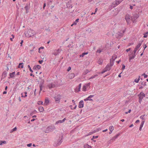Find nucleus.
Here are the masks:
<instances>
[{"label":"nucleus","mask_w":148,"mask_h":148,"mask_svg":"<svg viewBox=\"0 0 148 148\" xmlns=\"http://www.w3.org/2000/svg\"><path fill=\"white\" fill-rule=\"evenodd\" d=\"M39 111L40 112H42L44 110V108L40 106L38 108Z\"/></svg>","instance_id":"nucleus-22"},{"label":"nucleus","mask_w":148,"mask_h":148,"mask_svg":"<svg viewBox=\"0 0 148 148\" xmlns=\"http://www.w3.org/2000/svg\"><path fill=\"white\" fill-rule=\"evenodd\" d=\"M144 123H145L144 121H142L141 123L140 126V127H142L143 126V125Z\"/></svg>","instance_id":"nucleus-40"},{"label":"nucleus","mask_w":148,"mask_h":148,"mask_svg":"<svg viewBox=\"0 0 148 148\" xmlns=\"http://www.w3.org/2000/svg\"><path fill=\"white\" fill-rule=\"evenodd\" d=\"M139 15L138 14H136L133 15L132 17H131V20L133 21V19H136L139 17Z\"/></svg>","instance_id":"nucleus-14"},{"label":"nucleus","mask_w":148,"mask_h":148,"mask_svg":"<svg viewBox=\"0 0 148 148\" xmlns=\"http://www.w3.org/2000/svg\"><path fill=\"white\" fill-rule=\"evenodd\" d=\"M37 112V111L36 110H34L33 112H31L30 115L31 116H32L34 114H36Z\"/></svg>","instance_id":"nucleus-32"},{"label":"nucleus","mask_w":148,"mask_h":148,"mask_svg":"<svg viewBox=\"0 0 148 148\" xmlns=\"http://www.w3.org/2000/svg\"><path fill=\"white\" fill-rule=\"evenodd\" d=\"M42 87H43L42 84H41V83L39 85V87H40L39 93H40L41 91L42 90Z\"/></svg>","instance_id":"nucleus-26"},{"label":"nucleus","mask_w":148,"mask_h":148,"mask_svg":"<svg viewBox=\"0 0 148 148\" xmlns=\"http://www.w3.org/2000/svg\"><path fill=\"white\" fill-rule=\"evenodd\" d=\"M27 67L29 68V70L32 73L33 72V71L32 69L31 68L30 66L29 65H28Z\"/></svg>","instance_id":"nucleus-43"},{"label":"nucleus","mask_w":148,"mask_h":148,"mask_svg":"<svg viewBox=\"0 0 148 148\" xmlns=\"http://www.w3.org/2000/svg\"><path fill=\"white\" fill-rule=\"evenodd\" d=\"M138 96L139 97L138 102L140 103H141L143 99L145 97V95L143 92H142L139 94H138Z\"/></svg>","instance_id":"nucleus-2"},{"label":"nucleus","mask_w":148,"mask_h":148,"mask_svg":"<svg viewBox=\"0 0 148 148\" xmlns=\"http://www.w3.org/2000/svg\"><path fill=\"white\" fill-rule=\"evenodd\" d=\"M98 75L97 74H95L93 76H92L90 78V79H92L93 78H94L97 76H98Z\"/></svg>","instance_id":"nucleus-35"},{"label":"nucleus","mask_w":148,"mask_h":148,"mask_svg":"<svg viewBox=\"0 0 148 148\" xmlns=\"http://www.w3.org/2000/svg\"><path fill=\"white\" fill-rule=\"evenodd\" d=\"M49 102V101L48 99H45L44 103L46 105L48 104Z\"/></svg>","instance_id":"nucleus-37"},{"label":"nucleus","mask_w":148,"mask_h":148,"mask_svg":"<svg viewBox=\"0 0 148 148\" xmlns=\"http://www.w3.org/2000/svg\"><path fill=\"white\" fill-rule=\"evenodd\" d=\"M75 77V74L73 73H71L69 75V79H71Z\"/></svg>","instance_id":"nucleus-18"},{"label":"nucleus","mask_w":148,"mask_h":148,"mask_svg":"<svg viewBox=\"0 0 148 148\" xmlns=\"http://www.w3.org/2000/svg\"><path fill=\"white\" fill-rule=\"evenodd\" d=\"M81 87V84H80L78 86V90L77 91V92L79 91L80 90V88Z\"/></svg>","instance_id":"nucleus-42"},{"label":"nucleus","mask_w":148,"mask_h":148,"mask_svg":"<svg viewBox=\"0 0 148 148\" xmlns=\"http://www.w3.org/2000/svg\"><path fill=\"white\" fill-rule=\"evenodd\" d=\"M46 6V3H45L44 4V5H43V8L44 9H45V7Z\"/></svg>","instance_id":"nucleus-63"},{"label":"nucleus","mask_w":148,"mask_h":148,"mask_svg":"<svg viewBox=\"0 0 148 148\" xmlns=\"http://www.w3.org/2000/svg\"><path fill=\"white\" fill-rule=\"evenodd\" d=\"M142 75V76H144V77L145 78H147V76H148L147 75H146L145 73H144Z\"/></svg>","instance_id":"nucleus-50"},{"label":"nucleus","mask_w":148,"mask_h":148,"mask_svg":"<svg viewBox=\"0 0 148 148\" xmlns=\"http://www.w3.org/2000/svg\"><path fill=\"white\" fill-rule=\"evenodd\" d=\"M109 129L110 132H112L113 130H114V127L113 126H110L109 128Z\"/></svg>","instance_id":"nucleus-29"},{"label":"nucleus","mask_w":148,"mask_h":148,"mask_svg":"<svg viewBox=\"0 0 148 148\" xmlns=\"http://www.w3.org/2000/svg\"><path fill=\"white\" fill-rule=\"evenodd\" d=\"M36 65H35V66H34V67H33V70H36V69H36Z\"/></svg>","instance_id":"nucleus-61"},{"label":"nucleus","mask_w":148,"mask_h":148,"mask_svg":"<svg viewBox=\"0 0 148 148\" xmlns=\"http://www.w3.org/2000/svg\"><path fill=\"white\" fill-rule=\"evenodd\" d=\"M15 72H13L12 73H10V78H13L15 77Z\"/></svg>","instance_id":"nucleus-17"},{"label":"nucleus","mask_w":148,"mask_h":148,"mask_svg":"<svg viewBox=\"0 0 148 148\" xmlns=\"http://www.w3.org/2000/svg\"><path fill=\"white\" fill-rule=\"evenodd\" d=\"M23 40H21V42H20V44L21 45V46H22V45H23Z\"/></svg>","instance_id":"nucleus-59"},{"label":"nucleus","mask_w":148,"mask_h":148,"mask_svg":"<svg viewBox=\"0 0 148 148\" xmlns=\"http://www.w3.org/2000/svg\"><path fill=\"white\" fill-rule=\"evenodd\" d=\"M94 96V95H90L87 98V99H88V101H93L92 99H91V98H92Z\"/></svg>","instance_id":"nucleus-20"},{"label":"nucleus","mask_w":148,"mask_h":148,"mask_svg":"<svg viewBox=\"0 0 148 148\" xmlns=\"http://www.w3.org/2000/svg\"><path fill=\"white\" fill-rule=\"evenodd\" d=\"M143 41V40H142L139 42L138 45L136 46L134 51V53L136 54V51L140 47Z\"/></svg>","instance_id":"nucleus-4"},{"label":"nucleus","mask_w":148,"mask_h":148,"mask_svg":"<svg viewBox=\"0 0 148 148\" xmlns=\"http://www.w3.org/2000/svg\"><path fill=\"white\" fill-rule=\"evenodd\" d=\"M25 8L27 11H27L28 9V6L27 5H26Z\"/></svg>","instance_id":"nucleus-51"},{"label":"nucleus","mask_w":148,"mask_h":148,"mask_svg":"<svg viewBox=\"0 0 148 148\" xmlns=\"http://www.w3.org/2000/svg\"><path fill=\"white\" fill-rule=\"evenodd\" d=\"M71 69V67L70 66H69L67 69V71H69Z\"/></svg>","instance_id":"nucleus-57"},{"label":"nucleus","mask_w":148,"mask_h":148,"mask_svg":"<svg viewBox=\"0 0 148 148\" xmlns=\"http://www.w3.org/2000/svg\"><path fill=\"white\" fill-rule=\"evenodd\" d=\"M63 138V136H62L60 137H59V139L57 141V143H55L54 144V146H57L60 145L62 142Z\"/></svg>","instance_id":"nucleus-3"},{"label":"nucleus","mask_w":148,"mask_h":148,"mask_svg":"<svg viewBox=\"0 0 148 148\" xmlns=\"http://www.w3.org/2000/svg\"><path fill=\"white\" fill-rule=\"evenodd\" d=\"M43 62V60H40L38 61V62L40 64H42V63Z\"/></svg>","instance_id":"nucleus-58"},{"label":"nucleus","mask_w":148,"mask_h":148,"mask_svg":"<svg viewBox=\"0 0 148 148\" xmlns=\"http://www.w3.org/2000/svg\"><path fill=\"white\" fill-rule=\"evenodd\" d=\"M56 103H59L61 98V96L60 94L56 95L54 97Z\"/></svg>","instance_id":"nucleus-5"},{"label":"nucleus","mask_w":148,"mask_h":148,"mask_svg":"<svg viewBox=\"0 0 148 148\" xmlns=\"http://www.w3.org/2000/svg\"><path fill=\"white\" fill-rule=\"evenodd\" d=\"M140 76H139V77L138 79L136 78V79H135L134 80V82L136 83H138L139 82V81L140 80Z\"/></svg>","instance_id":"nucleus-34"},{"label":"nucleus","mask_w":148,"mask_h":148,"mask_svg":"<svg viewBox=\"0 0 148 148\" xmlns=\"http://www.w3.org/2000/svg\"><path fill=\"white\" fill-rule=\"evenodd\" d=\"M98 137V136H93L92 138L91 139V140H93V139L97 138Z\"/></svg>","instance_id":"nucleus-41"},{"label":"nucleus","mask_w":148,"mask_h":148,"mask_svg":"<svg viewBox=\"0 0 148 148\" xmlns=\"http://www.w3.org/2000/svg\"><path fill=\"white\" fill-rule=\"evenodd\" d=\"M89 72V70L88 69H86L83 73V74L84 75L86 74L87 73Z\"/></svg>","instance_id":"nucleus-39"},{"label":"nucleus","mask_w":148,"mask_h":148,"mask_svg":"<svg viewBox=\"0 0 148 148\" xmlns=\"http://www.w3.org/2000/svg\"><path fill=\"white\" fill-rule=\"evenodd\" d=\"M123 0H116L113 2L111 5V7L114 8L116 6V5L119 4Z\"/></svg>","instance_id":"nucleus-6"},{"label":"nucleus","mask_w":148,"mask_h":148,"mask_svg":"<svg viewBox=\"0 0 148 148\" xmlns=\"http://www.w3.org/2000/svg\"><path fill=\"white\" fill-rule=\"evenodd\" d=\"M84 107V101L83 100L80 101L79 103L78 107L79 108H81Z\"/></svg>","instance_id":"nucleus-12"},{"label":"nucleus","mask_w":148,"mask_h":148,"mask_svg":"<svg viewBox=\"0 0 148 148\" xmlns=\"http://www.w3.org/2000/svg\"><path fill=\"white\" fill-rule=\"evenodd\" d=\"M144 36L143 37H147L148 35V32H147L146 33H144L143 34Z\"/></svg>","instance_id":"nucleus-38"},{"label":"nucleus","mask_w":148,"mask_h":148,"mask_svg":"<svg viewBox=\"0 0 148 148\" xmlns=\"http://www.w3.org/2000/svg\"><path fill=\"white\" fill-rule=\"evenodd\" d=\"M96 131L95 130L93 131L92 132H90L89 133V134H92L93 133H94L96 132Z\"/></svg>","instance_id":"nucleus-53"},{"label":"nucleus","mask_w":148,"mask_h":148,"mask_svg":"<svg viewBox=\"0 0 148 148\" xmlns=\"http://www.w3.org/2000/svg\"><path fill=\"white\" fill-rule=\"evenodd\" d=\"M130 49H130V48H129L128 49H127L126 50V51L127 52H128L129 51H130Z\"/></svg>","instance_id":"nucleus-64"},{"label":"nucleus","mask_w":148,"mask_h":148,"mask_svg":"<svg viewBox=\"0 0 148 148\" xmlns=\"http://www.w3.org/2000/svg\"><path fill=\"white\" fill-rule=\"evenodd\" d=\"M26 37H32L35 34V32L31 29H29L27 32L25 33Z\"/></svg>","instance_id":"nucleus-1"},{"label":"nucleus","mask_w":148,"mask_h":148,"mask_svg":"<svg viewBox=\"0 0 148 148\" xmlns=\"http://www.w3.org/2000/svg\"><path fill=\"white\" fill-rule=\"evenodd\" d=\"M106 71H107L106 70V69H104L101 72V74H103Z\"/></svg>","instance_id":"nucleus-52"},{"label":"nucleus","mask_w":148,"mask_h":148,"mask_svg":"<svg viewBox=\"0 0 148 148\" xmlns=\"http://www.w3.org/2000/svg\"><path fill=\"white\" fill-rule=\"evenodd\" d=\"M82 89H83V90L84 91H86V86L85 85H84L83 86V88H82Z\"/></svg>","instance_id":"nucleus-36"},{"label":"nucleus","mask_w":148,"mask_h":148,"mask_svg":"<svg viewBox=\"0 0 148 148\" xmlns=\"http://www.w3.org/2000/svg\"><path fill=\"white\" fill-rule=\"evenodd\" d=\"M90 85V83H88L87 84H85V85L86 86V87H89Z\"/></svg>","instance_id":"nucleus-54"},{"label":"nucleus","mask_w":148,"mask_h":148,"mask_svg":"<svg viewBox=\"0 0 148 148\" xmlns=\"http://www.w3.org/2000/svg\"><path fill=\"white\" fill-rule=\"evenodd\" d=\"M88 52H84L82 53V54L81 55H80L79 56L80 57H83L84 56L86 55H87L88 54Z\"/></svg>","instance_id":"nucleus-21"},{"label":"nucleus","mask_w":148,"mask_h":148,"mask_svg":"<svg viewBox=\"0 0 148 148\" xmlns=\"http://www.w3.org/2000/svg\"><path fill=\"white\" fill-rule=\"evenodd\" d=\"M27 92H25L24 93H21L22 97H27Z\"/></svg>","instance_id":"nucleus-19"},{"label":"nucleus","mask_w":148,"mask_h":148,"mask_svg":"<svg viewBox=\"0 0 148 148\" xmlns=\"http://www.w3.org/2000/svg\"><path fill=\"white\" fill-rule=\"evenodd\" d=\"M66 118H64L62 120H59L56 121L55 123L56 125L58 124H59L61 123L64 122L66 120Z\"/></svg>","instance_id":"nucleus-11"},{"label":"nucleus","mask_w":148,"mask_h":148,"mask_svg":"<svg viewBox=\"0 0 148 148\" xmlns=\"http://www.w3.org/2000/svg\"><path fill=\"white\" fill-rule=\"evenodd\" d=\"M17 128L16 127H14L13 129H12V130L11 131V132H14L16 130Z\"/></svg>","instance_id":"nucleus-49"},{"label":"nucleus","mask_w":148,"mask_h":148,"mask_svg":"<svg viewBox=\"0 0 148 148\" xmlns=\"http://www.w3.org/2000/svg\"><path fill=\"white\" fill-rule=\"evenodd\" d=\"M104 69L107 71H109L111 69V66L109 64H107Z\"/></svg>","instance_id":"nucleus-15"},{"label":"nucleus","mask_w":148,"mask_h":148,"mask_svg":"<svg viewBox=\"0 0 148 148\" xmlns=\"http://www.w3.org/2000/svg\"><path fill=\"white\" fill-rule=\"evenodd\" d=\"M48 86L49 89L54 88L56 87V85L53 84H50L48 85Z\"/></svg>","instance_id":"nucleus-16"},{"label":"nucleus","mask_w":148,"mask_h":148,"mask_svg":"<svg viewBox=\"0 0 148 148\" xmlns=\"http://www.w3.org/2000/svg\"><path fill=\"white\" fill-rule=\"evenodd\" d=\"M114 61H113V60H112V59H110V66L111 67L113 65L114 63Z\"/></svg>","instance_id":"nucleus-24"},{"label":"nucleus","mask_w":148,"mask_h":148,"mask_svg":"<svg viewBox=\"0 0 148 148\" xmlns=\"http://www.w3.org/2000/svg\"><path fill=\"white\" fill-rule=\"evenodd\" d=\"M120 134L119 133H118L116 134L113 138V139L114 140H115V139H116L118 138V137L119 136Z\"/></svg>","instance_id":"nucleus-25"},{"label":"nucleus","mask_w":148,"mask_h":148,"mask_svg":"<svg viewBox=\"0 0 148 148\" xmlns=\"http://www.w3.org/2000/svg\"><path fill=\"white\" fill-rule=\"evenodd\" d=\"M147 47V46L146 45H145L143 46V48H144V50H145V49Z\"/></svg>","instance_id":"nucleus-62"},{"label":"nucleus","mask_w":148,"mask_h":148,"mask_svg":"<svg viewBox=\"0 0 148 148\" xmlns=\"http://www.w3.org/2000/svg\"><path fill=\"white\" fill-rule=\"evenodd\" d=\"M145 116V115H142L140 116V118L142 120H145L144 116Z\"/></svg>","instance_id":"nucleus-47"},{"label":"nucleus","mask_w":148,"mask_h":148,"mask_svg":"<svg viewBox=\"0 0 148 148\" xmlns=\"http://www.w3.org/2000/svg\"><path fill=\"white\" fill-rule=\"evenodd\" d=\"M133 44H134V43H133V42L130 43L129 44V46L132 45H133Z\"/></svg>","instance_id":"nucleus-60"},{"label":"nucleus","mask_w":148,"mask_h":148,"mask_svg":"<svg viewBox=\"0 0 148 148\" xmlns=\"http://www.w3.org/2000/svg\"><path fill=\"white\" fill-rule=\"evenodd\" d=\"M79 20V18H77V19H76V20L75 21L73 22V25H76L77 24V23H78V22Z\"/></svg>","instance_id":"nucleus-33"},{"label":"nucleus","mask_w":148,"mask_h":148,"mask_svg":"<svg viewBox=\"0 0 148 148\" xmlns=\"http://www.w3.org/2000/svg\"><path fill=\"white\" fill-rule=\"evenodd\" d=\"M23 63H20L19 64L18 67V68H23Z\"/></svg>","instance_id":"nucleus-28"},{"label":"nucleus","mask_w":148,"mask_h":148,"mask_svg":"<svg viewBox=\"0 0 148 148\" xmlns=\"http://www.w3.org/2000/svg\"><path fill=\"white\" fill-rule=\"evenodd\" d=\"M36 67L37 69H39L41 68V66L38 65H36Z\"/></svg>","instance_id":"nucleus-45"},{"label":"nucleus","mask_w":148,"mask_h":148,"mask_svg":"<svg viewBox=\"0 0 148 148\" xmlns=\"http://www.w3.org/2000/svg\"><path fill=\"white\" fill-rule=\"evenodd\" d=\"M103 49H100V48L97 49L96 51L97 53H100L102 51Z\"/></svg>","instance_id":"nucleus-31"},{"label":"nucleus","mask_w":148,"mask_h":148,"mask_svg":"<svg viewBox=\"0 0 148 148\" xmlns=\"http://www.w3.org/2000/svg\"><path fill=\"white\" fill-rule=\"evenodd\" d=\"M125 31V28L123 30H122L120 31V32H118V34L119 36H123V33Z\"/></svg>","instance_id":"nucleus-10"},{"label":"nucleus","mask_w":148,"mask_h":148,"mask_svg":"<svg viewBox=\"0 0 148 148\" xmlns=\"http://www.w3.org/2000/svg\"><path fill=\"white\" fill-rule=\"evenodd\" d=\"M44 49V47H43L41 46L38 49V52L40 53H41V51H40V50L41 49Z\"/></svg>","instance_id":"nucleus-46"},{"label":"nucleus","mask_w":148,"mask_h":148,"mask_svg":"<svg viewBox=\"0 0 148 148\" xmlns=\"http://www.w3.org/2000/svg\"><path fill=\"white\" fill-rule=\"evenodd\" d=\"M125 65H124V64H123L122 65V70H123L125 69Z\"/></svg>","instance_id":"nucleus-55"},{"label":"nucleus","mask_w":148,"mask_h":148,"mask_svg":"<svg viewBox=\"0 0 148 148\" xmlns=\"http://www.w3.org/2000/svg\"><path fill=\"white\" fill-rule=\"evenodd\" d=\"M117 58V56L115 54H114L112 56V59L113 60V61H114Z\"/></svg>","instance_id":"nucleus-23"},{"label":"nucleus","mask_w":148,"mask_h":148,"mask_svg":"<svg viewBox=\"0 0 148 148\" xmlns=\"http://www.w3.org/2000/svg\"><path fill=\"white\" fill-rule=\"evenodd\" d=\"M54 129L55 127L53 126H49L46 129V132L48 133L49 132L52 131Z\"/></svg>","instance_id":"nucleus-7"},{"label":"nucleus","mask_w":148,"mask_h":148,"mask_svg":"<svg viewBox=\"0 0 148 148\" xmlns=\"http://www.w3.org/2000/svg\"><path fill=\"white\" fill-rule=\"evenodd\" d=\"M61 49H58L57 50H54L53 54L55 56H57L58 55L61 51Z\"/></svg>","instance_id":"nucleus-9"},{"label":"nucleus","mask_w":148,"mask_h":148,"mask_svg":"<svg viewBox=\"0 0 148 148\" xmlns=\"http://www.w3.org/2000/svg\"><path fill=\"white\" fill-rule=\"evenodd\" d=\"M136 56V55L134 53H132L131 54V55L129 57V60H130V61L131 60L134 59L135 57Z\"/></svg>","instance_id":"nucleus-13"},{"label":"nucleus","mask_w":148,"mask_h":148,"mask_svg":"<svg viewBox=\"0 0 148 148\" xmlns=\"http://www.w3.org/2000/svg\"><path fill=\"white\" fill-rule=\"evenodd\" d=\"M125 19L127 24L130 23V16L129 14H126L125 16Z\"/></svg>","instance_id":"nucleus-8"},{"label":"nucleus","mask_w":148,"mask_h":148,"mask_svg":"<svg viewBox=\"0 0 148 148\" xmlns=\"http://www.w3.org/2000/svg\"><path fill=\"white\" fill-rule=\"evenodd\" d=\"M6 143V141L4 140L0 141V145H2L3 144H5Z\"/></svg>","instance_id":"nucleus-27"},{"label":"nucleus","mask_w":148,"mask_h":148,"mask_svg":"<svg viewBox=\"0 0 148 148\" xmlns=\"http://www.w3.org/2000/svg\"><path fill=\"white\" fill-rule=\"evenodd\" d=\"M84 148H92L91 146L88 145V144L84 145Z\"/></svg>","instance_id":"nucleus-30"},{"label":"nucleus","mask_w":148,"mask_h":148,"mask_svg":"<svg viewBox=\"0 0 148 148\" xmlns=\"http://www.w3.org/2000/svg\"><path fill=\"white\" fill-rule=\"evenodd\" d=\"M43 102L42 101H40L38 102V105H42Z\"/></svg>","instance_id":"nucleus-48"},{"label":"nucleus","mask_w":148,"mask_h":148,"mask_svg":"<svg viewBox=\"0 0 148 148\" xmlns=\"http://www.w3.org/2000/svg\"><path fill=\"white\" fill-rule=\"evenodd\" d=\"M32 143H29V144H27V146L28 147H30L32 146Z\"/></svg>","instance_id":"nucleus-56"},{"label":"nucleus","mask_w":148,"mask_h":148,"mask_svg":"<svg viewBox=\"0 0 148 148\" xmlns=\"http://www.w3.org/2000/svg\"><path fill=\"white\" fill-rule=\"evenodd\" d=\"M146 82H143L141 83V85L142 86H144L146 85Z\"/></svg>","instance_id":"nucleus-44"}]
</instances>
